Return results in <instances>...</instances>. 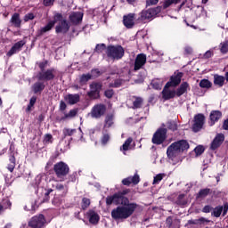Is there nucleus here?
Instances as JSON below:
<instances>
[{"label":"nucleus","mask_w":228,"mask_h":228,"mask_svg":"<svg viewBox=\"0 0 228 228\" xmlns=\"http://www.w3.org/2000/svg\"><path fill=\"white\" fill-rule=\"evenodd\" d=\"M119 204L121 205L111 211V216L114 220H126L129 218L134 213V209L137 207L136 204L129 202L127 198L123 199Z\"/></svg>","instance_id":"1"},{"label":"nucleus","mask_w":228,"mask_h":228,"mask_svg":"<svg viewBox=\"0 0 228 228\" xmlns=\"http://www.w3.org/2000/svg\"><path fill=\"white\" fill-rule=\"evenodd\" d=\"M190 149V144L185 140H181L173 142L167 151V158L170 159L172 165H177L179 162V156Z\"/></svg>","instance_id":"2"},{"label":"nucleus","mask_w":228,"mask_h":228,"mask_svg":"<svg viewBox=\"0 0 228 228\" xmlns=\"http://www.w3.org/2000/svg\"><path fill=\"white\" fill-rule=\"evenodd\" d=\"M56 22H59L56 26V33H67V31L70 29V25L67 22V20H63V16L61 14L56 13L54 15V20L49 21L45 27L40 29V35L47 33V31H51V29L54 28V24H56Z\"/></svg>","instance_id":"3"},{"label":"nucleus","mask_w":228,"mask_h":228,"mask_svg":"<svg viewBox=\"0 0 228 228\" xmlns=\"http://www.w3.org/2000/svg\"><path fill=\"white\" fill-rule=\"evenodd\" d=\"M107 55L113 60H120L124 56V48L120 45L109 46Z\"/></svg>","instance_id":"4"},{"label":"nucleus","mask_w":228,"mask_h":228,"mask_svg":"<svg viewBox=\"0 0 228 228\" xmlns=\"http://www.w3.org/2000/svg\"><path fill=\"white\" fill-rule=\"evenodd\" d=\"M53 170L57 177H59L61 181H63V177L69 174V166H67V164L64 162H59L54 165Z\"/></svg>","instance_id":"5"},{"label":"nucleus","mask_w":228,"mask_h":228,"mask_svg":"<svg viewBox=\"0 0 228 228\" xmlns=\"http://www.w3.org/2000/svg\"><path fill=\"white\" fill-rule=\"evenodd\" d=\"M45 225L44 215L35 216L28 222V226L32 228H43Z\"/></svg>","instance_id":"6"},{"label":"nucleus","mask_w":228,"mask_h":228,"mask_svg":"<svg viewBox=\"0 0 228 228\" xmlns=\"http://www.w3.org/2000/svg\"><path fill=\"white\" fill-rule=\"evenodd\" d=\"M167 138V128H159L153 135L152 143L161 145L162 142H165Z\"/></svg>","instance_id":"7"},{"label":"nucleus","mask_w":228,"mask_h":228,"mask_svg":"<svg viewBox=\"0 0 228 228\" xmlns=\"http://www.w3.org/2000/svg\"><path fill=\"white\" fill-rule=\"evenodd\" d=\"M58 75V71L55 69H48L46 71H43L38 74L37 77L39 81H51V79H54Z\"/></svg>","instance_id":"8"},{"label":"nucleus","mask_w":228,"mask_h":228,"mask_svg":"<svg viewBox=\"0 0 228 228\" xmlns=\"http://www.w3.org/2000/svg\"><path fill=\"white\" fill-rule=\"evenodd\" d=\"M206 120V118L202 114H198L194 118V123L192 126V131L194 133H199L200 129L204 126V121Z\"/></svg>","instance_id":"9"},{"label":"nucleus","mask_w":228,"mask_h":228,"mask_svg":"<svg viewBox=\"0 0 228 228\" xmlns=\"http://www.w3.org/2000/svg\"><path fill=\"white\" fill-rule=\"evenodd\" d=\"M53 191V189H45L44 187L37 188V197H39V204L47 202L49 200V195Z\"/></svg>","instance_id":"10"},{"label":"nucleus","mask_w":228,"mask_h":228,"mask_svg":"<svg viewBox=\"0 0 228 228\" xmlns=\"http://www.w3.org/2000/svg\"><path fill=\"white\" fill-rule=\"evenodd\" d=\"M170 83H167L162 91V97L163 99H165V101L174 99V97L177 95L176 91L175 89L170 88Z\"/></svg>","instance_id":"11"},{"label":"nucleus","mask_w":228,"mask_h":228,"mask_svg":"<svg viewBox=\"0 0 228 228\" xmlns=\"http://www.w3.org/2000/svg\"><path fill=\"white\" fill-rule=\"evenodd\" d=\"M124 195H126V192H118L114 194L113 196H109L107 197L106 203L109 206L111 204H120L124 200V199H126Z\"/></svg>","instance_id":"12"},{"label":"nucleus","mask_w":228,"mask_h":228,"mask_svg":"<svg viewBox=\"0 0 228 228\" xmlns=\"http://www.w3.org/2000/svg\"><path fill=\"white\" fill-rule=\"evenodd\" d=\"M145 63H147V55L144 53L138 54L134 61V70H140Z\"/></svg>","instance_id":"13"},{"label":"nucleus","mask_w":228,"mask_h":228,"mask_svg":"<svg viewBox=\"0 0 228 228\" xmlns=\"http://www.w3.org/2000/svg\"><path fill=\"white\" fill-rule=\"evenodd\" d=\"M106 111V108L104 105H96L93 108L91 111V117L93 118H101L102 115H104V112Z\"/></svg>","instance_id":"14"},{"label":"nucleus","mask_w":228,"mask_h":228,"mask_svg":"<svg viewBox=\"0 0 228 228\" xmlns=\"http://www.w3.org/2000/svg\"><path fill=\"white\" fill-rule=\"evenodd\" d=\"M102 86L100 83L94 82L91 84V91L89 93L90 97L97 99L99 97V92L101 91Z\"/></svg>","instance_id":"15"},{"label":"nucleus","mask_w":228,"mask_h":228,"mask_svg":"<svg viewBox=\"0 0 228 228\" xmlns=\"http://www.w3.org/2000/svg\"><path fill=\"white\" fill-rule=\"evenodd\" d=\"M138 183H140V175H138V174L122 180V184H124V186H129V184H138Z\"/></svg>","instance_id":"16"},{"label":"nucleus","mask_w":228,"mask_h":228,"mask_svg":"<svg viewBox=\"0 0 228 228\" xmlns=\"http://www.w3.org/2000/svg\"><path fill=\"white\" fill-rule=\"evenodd\" d=\"M157 14L158 12L155 11V9H149L141 12V19L142 20H147L149 19L156 17Z\"/></svg>","instance_id":"17"},{"label":"nucleus","mask_w":228,"mask_h":228,"mask_svg":"<svg viewBox=\"0 0 228 228\" xmlns=\"http://www.w3.org/2000/svg\"><path fill=\"white\" fill-rule=\"evenodd\" d=\"M227 210H228V204H225L224 207L219 206L214 208L212 215L216 216V218H218L220 215H222V211H223V215L224 216V215L227 214Z\"/></svg>","instance_id":"18"},{"label":"nucleus","mask_w":228,"mask_h":228,"mask_svg":"<svg viewBox=\"0 0 228 228\" xmlns=\"http://www.w3.org/2000/svg\"><path fill=\"white\" fill-rule=\"evenodd\" d=\"M87 218L89 219L90 224H99V220L101 217H99V214L94 210H89L87 212Z\"/></svg>","instance_id":"19"},{"label":"nucleus","mask_w":228,"mask_h":228,"mask_svg":"<svg viewBox=\"0 0 228 228\" xmlns=\"http://www.w3.org/2000/svg\"><path fill=\"white\" fill-rule=\"evenodd\" d=\"M123 22H124V26H126V28H133L134 26V14L130 13L127 16H125Z\"/></svg>","instance_id":"20"},{"label":"nucleus","mask_w":228,"mask_h":228,"mask_svg":"<svg viewBox=\"0 0 228 228\" xmlns=\"http://www.w3.org/2000/svg\"><path fill=\"white\" fill-rule=\"evenodd\" d=\"M69 20L72 24H79L83 20V12H72Z\"/></svg>","instance_id":"21"},{"label":"nucleus","mask_w":228,"mask_h":228,"mask_svg":"<svg viewBox=\"0 0 228 228\" xmlns=\"http://www.w3.org/2000/svg\"><path fill=\"white\" fill-rule=\"evenodd\" d=\"M222 118V113L220 110H213L210 113L209 126H215V122H218Z\"/></svg>","instance_id":"22"},{"label":"nucleus","mask_w":228,"mask_h":228,"mask_svg":"<svg viewBox=\"0 0 228 228\" xmlns=\"http://www.w3.org/2000/svg\"><path fill=\"white\" fill-rule=\"evenodd\" d=\"M224 140V134H218L216 138L213 140L211 144V149L215 151V149H218L219 145H222L223 142Z\"/></svg>","instance_id":"23"},{"label":"nucleus","mask_w":228,"mask_h":228,"mask_svg":"<svg viewBox=\"0 0 228 228\" xmlns=\"http://www.w3.org/2000/svg\"><path fill=\"white\" fill-rule=\"evenodd\" d=\"M24 45V42L20 41L16 43L11 50L7 53V56H13V54H16V53H19L20 49H22V46Z\"/></svg>","instance_id":"24"},{"label":"nucleus","mask_w":228,"mask_h":228,"mask_svg":"<svg viewBox=\"0 0 228 228\" xmlns=\"http://www.w3.org/2000/svg\"><path fill=\"white\" fill-rule=\"evenodd\" d=\"M131 143H133V138L129 137L120 147V151L121 152H123V154H126L127 151H131L133 149V146H131Z\"/></svg>","instance_id":"25"},{"label":"nucleus","mask_w":228,"mask_h":228,"mask_svg":"<svg viewBox=\"0 0 228 228\" xmlns=\"http://www.w3.org/2000/svg\"><path fill=\"white\" fill-rule=\"evenodd\" d=\"M190 90V85L188 83L184 82L183 83L180 87L175 91L176 92V97H181V95H183V94H186Z\"/></svg>","instance_id":"26"},{"label":"nucleus","mask_w":228,"mask_h":228,"mask_svg":"<svg viewBox=\"0 0 228 228\" xmlns=\"http://www.w3.org/2000/svg\"><path fill=\"white\" fill-rule=\"evenodd\" d=\"M183 77V73H178L175 76L171 77L170 82V86H177V85H179V83H181V78Z\"/></svg>","instance_id":"27"},{"label":"nucleus","mask_w":228,"mask_h":228,"mask_svg":"<svg viewBox=\"0 0 228 228\" xmlns=\"http://www.w3.org/2000/svg\"><path fill=\"white\" fill-rule=\"evenodd\" d=\"M65 101L69 104H76L79 102V95L78 94H69L65 96Z\"/></svg>","instance_id":"28"},{"label":"nucleus","mask_w":228,"mask_h":228,"mask_svg":"<svg viewBox=\"0 0 228 228\" xmlns=\"http://www.w3.org/2000/svg\"><path fill=\"white\" fill-rule=\"evenodd\" d=\"M113 126V114H108L105 118L103 129H110Z\"/></svg>","instance_id":"29"},{"label":"nucleus","mask_w":228,"mask_h":228,"mask_svg":"<svg viewBox=\"0 0 228 228\" xmlns=\"http://www.w3.org/2000/svg\"><path fill=\"white\" fill-rule=\"evenodd\" d=\"M224 83H225V77L219 75L214 76V84L216 85V86H224Z\"/></svg>","instance_id":"30"},{"label":"nucleus","mask_w":228,"mask_h":228,"mask_svg":"<svg viewBox=\"0 0 228 228\" xmlns=\"http://www.w3.org/2000/svg\"><path fill=\"white\" fill-rule=\"evenodd\" d=\"M151 86L155 89V90H161V88L163 87V80L161 79H154L151 81Z\"/></svg>","instance_id":"31"},{"label":"nucleus","mask_w":228,"mask_h":228,"mask_svg":"<svg viewBox=\"0 0 228 228\" xmlns=\"http://www.w3.org/2000/svg\"><path fill=\"white\" fill-rule=\"evenodd\" d=\"M12 24L15 26L16 28H19L20 26V18L19 16V13H14L11 19Z\"/></svg>","instance_id":"32"},{"label":"nucleus","mask_w":228,"mask_h":228,"mask_svg":"<svg viewBox=\"0 0 228 228\" xmlns=\"http://www.w3.org/2000/svg\"><path fill=\"white\" fill-rule=\"evenodd\" d=\"M45 88V86L42 82H37L33 86V90L35 94H38V92H42Z\"/></svg>","instance_id":"33"},{"label":"nucleus","mask_w":228,"mask_h":228,"mask_svg":"<svg viewBox=\"0 0 228 228\" xmlns=\"http://www.w3.org/2000/svg\"><path fill=\"white\" fill-rule=\"evenodd\" d=\"M219 49H220V52L222 53V54H227V53H228V41H223L219 45Z\"/></svg>","instance_id":"34"},{"label":"nucleus","mask_w":228,"mask_h":228,"mask_svg":"<svg viewBox=\"0 0 228 228\" xmlns=\"http://www.w3.org/2000/svg\"><path fill=\"white\" fill-rule=\"evenodd\" d=\"M178 3H181V0H166L163 4V8H169L172 4H178Z\"/></svg>","instance_id":"35"},{"label":"nucleus","mask_w":228,"mask_h":228,"mask_svg":"<svg viewBox=\"0 0 228 228\" xmlns=\"http://www.w3.org/2000/svg\"><path fill=\"white\" fill-rule=\"evenodd\" d=\"M200 86L201 88H211V83L209 80L208 79H202L200 82Z\"/></svg>","instance_id":"36"},{"label":"nucleus","mask_w":228,"mask_h":228,"mask_svg":"<svg viewBox=\"0 0 228 228\" xmlns=\"http://www.w3.org/2000/svg\"><path fill=\"white\" fill-rule=\"evenodd\" d=\"M10 164L8 165L7 168L9 171L13 172L14 168H15V157H11L10 159Z\"/></svg>","instance_id":"37"},{"label":"nucleus","mask_w":228,"mask_h":228,"mask_svg":"<svg viewBox=\"0 0 228 228\" xmlns=\"http://www.w3.org/2000/svg\"><path fill=\"white\" fill-rule=\"evenodd\" d=\"M77 115V109L71 110L69 113L65 114L64 118H74Z\"/></svg>","instance_id":"38"},{"label":"nucleus","mask_w":228,"mask_h":228,"mask_svg":"<svg viewBox=\"0 0 228 228\" xmlns=\"http://www.w3.org/2000/svg\"><path fill=\"white\" fill-rule=\"evenodd\" d=\"M163 177H165V174H159L156 176H154L153 184H159V183L163 181Z\"/></svg>","instance_id":"39"},{"label":"nucleus","mask_w":228,"mask_h":228,"mask_svg":"<svg viewBox=\"0 0 228 228\" xmlns=\"http://www.w3.org/2000/svg\"><path fill=\"white\" fill-rule=\"evenodd\" d=\"M110 142V134H103L101 139L102 145H106Z\"/></svg>","instance_id":"40"},{"label":"nucleus","mask_w":228,"mask_h":228,"mask_svg":"<svg viewBox=\"0 0 228 228\" xmlns=\"http://www.w3.org/2000/svg\"><path fill=\"white\" fill-rule=\"evenodd\" d=\"M53 142V135L50 134H46L44 138V143L45 145H49Z\"/></svg>","instance_id":"41"},{"label":"nucleus","mask_w":228,"mask_h":228,"mask_svg":"<svg viewBox=\"0 0 228 228\" xmlns=\"http://www.w3.org/2000/svg\"><path fill=\"white\" fill-rule=\"evenodd\" d=\"M142 103L143 100L142 98H135L134 101V108H142Z\"/></svg>","instance_id":"42"},{"label":"nucleus","mask_w":228,"mask_h":228,"mask_svg":"<svg viewBox=\"0 0 228 228\" xmlns=\"http://www.w3.org/2000/svg\"><path fill=\"white\" fill-rule=\"evenodd\" d=\"M167 127L171 129V131H175V129H177V125L174 121H169L167 123Z\"/></svg>","instance_id":"43"},{"label":"nucleus","mask_w":228,"mask_h":228,"mask_svg":"<svg viewBox=\"0 0 228 228\" xmlns=\"http://www.w3.org/2000/svg\"><path fill=\"white\" fill-rule=\"evenodd\" d=\"M194 152L196 157L200 156L204 152V147L203 146H198L194 149Z\"/></svg>","instance_id":"44"},{"label":"nucleus","mask_w":228,"mask_h":228,"mask_svg":"<svg viewBox=\"0 0 228 228\" xmlns=\"http://www.w3.org/2000/svg\"><path fill=\"white\" fill-rule=\"evenodd\" d=\"M35 102H37V97H32L29 101V103L27 108V111H29L33 106H35Z\"/></svg>","instance_id":"45"},{"label":"nucleus","mask_w":228,"mask_h":228,"mask_svg":"<svg viewBox=\"0 0 228 228\" xmlns=\"http://www.w3.org/2000/svg\"><path fill=\"white\" fill-rule=\"evenodd\" d=\"M92 79V75L86 74V75H82L80 77V82L81 83H86V81Z\"/></svg>","instance_id":"46"},{"label":"nucleus","mask_w":228,"mask_h":228,"mask_svg":"<svg viewBox=\"0 0 228 228\" xmlns=\"http://www.w3.org/2000/svg\"><path fill=\"white\" fill-rule=\"evenodd\" d=\"M90 206V200L88 198H84L82 200V208L83 209H86Z\"/></svg>","instance_id":"47"},{"label":"nucleus","mask_w":228,"mask_h":228,"mask_svg":"<svg viewBox=\"0 0 228 228\" xmlns=\"http://www.w3.org/2000/svg\"><path fill=\"white\" fill-rule=\"evenodd\" d=\"M76 133L75 129H69V128H65L63 130V134L64 136H72V134Z\"/></svg>","instance_id":"48"},{"label":"nucleus","mask_w":228,"mask_h":228,"mask_svg":"<svg viewBox=\"0 0 228 228\" xmlns=\"http://www.w3.org/2000/svg\"><path fill=\"white\" fill-rule=\"evenodd\" d=\"M105 50H106V45L102 44V45H96V48H95L96 53H102V51H105Z\"/></svg>","instance_id":"49"},{"label":"nucleus","mask_w":228,"mask_h":228,"mask_svg":"<svg viewBox=\"0 0 228 228\" xmlns=\"http://www.w3.org/2000/svg\"><path fill=\"white\" fill-rule=\"evenodd\" d=\"M4 204L6 205H0V211H3V209H6L8 208H10L12 206V203L10 202V200H6L5 201H4Z\"/></svg>","instance_id":"50"},{"label":"nucleus","mask_w":228,"mask_h":228,"mask_svg":"<svg viewBox=\"0 0 228 228\" xmlns=\"http://www.w3.org/2000/svg\"><path fill=\"white\" fill-rule=\"evenodd\" d=\"M55 189H57L58 191H62V193H67V189H65L61 183H57Z\"/></svg>","instance_id":"51"},{"label":"nucleus","mask_w":228,"mask_h":228,"mask_svg":"<svg viewBox=\"0 0 228 228\" xmlns=\"http://www.w3.org/2000/svg\"><path fill=\"white\" fill-rule=\"evenodd\" d=\"M33 19H35L34 13H28V14L25 15V17H24L25 22H28V20H33Z\"/></svg>","instance_id":"52"},{"label":"nucleus","mask_w":228,"mask_h":228,"mask_svg":"<svg viewBox=\"0 0 228 228\" xmlns=\"http://www.w3.org/2000/svg\"><path fill=\"white\" fill-rule=\"evenodd\" d=\"M48 184L50 186H52L53 188H56L57 184H58V182L56 181V179L54 178H52L50 179V181L48 182Z\"/></svg>","instance_id":"53"},{"label":"nucleus","mask_w":228,"mask_h":228,"mask_svg":"<svg viewBox=\"0 0 228 228\" xmlns=\"http://www.w3.org/2000/svg\"><path fill=\"white\" fill-rule=\"evenodd\" d=\"M209 193V189H203L200 191V197H206Z\"/></svg>","instance_id":"54"},{"label":"nucleus","mask_w":228,"mask_h":228,"mask_svg":"<svg viewBox=\"0 0 228 228\" xmlns=\"http://www.w3.org/2000/svg\"><path fill=\"white\" fill-rule=\"evenodd\" d=\"M159 0H146V4L148 6H152L154 4H158Z\"/></svg>","instance_id":"55"},{"label":"nucleus","mask_w":228,"mask_h":228,"mask_svg":"<svg viewBox=\"0 0 228 228\" xmlns=\"http://www.w3.org/2000/svg\"><path fill=\"white\" fill-rule=\"evenodd\" d=\"M105 96L108 97V99H111L113 97V90H107L105 91Z\"/></svg>","instance_id":"56"},{"label":"nucleus","mask_w":228,"mask_h":228,"mask_svg":"<svg viewBox=\"0 0 228 228\" xmlns=\"http://www.w3.org/2000/svg\"><path fill=\"white\" fill-rule=\"evenodd\" d=\"M54 0H44L45 6H53Z\"/></svg>","instance_id":"57"},{"label":"nucleus","mask_w":228,"mask_h":228,"mask_svg":"<svg viewBox=\"0 0 228 228\" xmlns=\"http://www.w3.org/2000/svg\"><path fill=\"white\" fill-rule=\"evenodd\" d=\"M120 85H122V81L116 80L114 84H110V86H113L114 88H118V86H120Z\"/></svg>","instance_id":"58"},{"label":"nucleus","mask_w":228,"mask_h":228,"mask_svg":"<svg viewBox=\"0 0 228 228\" xmlns=\"http://www.w3.org/2000/svg\"><path fill=\"white\" fill-rule=\"evenodd\" d=\"M211 209H212L211 206L207 205V206H205V207L203 208L202 212H203V213H210V212H211Z\"/></svg>","instance_id":"59"},{"label":"nucleus","mask_w":228,"mask_h":228,"mask_svg":"<svg viewBox=\"0 0 228 228\" xmlns=\"http://www.w3.org/2000/svg\"><path fill=\"white\" fill-rule=\"evenodd\" d=\"M66 109H67V104L64 103V102H61V103H60V110L61 111H64V110H66Z\"/></svg>","instance_id":"60"},{"label":"nucleus","mask_w":228,"mask_h":228,"mask_svg":"<svg viewBox=\"0 0 228 228\" xmlns=\"http://www.w3.org/2000/svg\"><path fill=\"white\" fill-rule=\"evenodd\" d=\"M213 56V53L211 51H207L204 54V58H211Z\"/></svg>","instance_id":"61"},{"label":"nucleus","mask_w":228,"mask_h":228,"mask_svg":"<svg viewBox=\"0 0 228 228\" xmlns=\"http://www.w3.org/2000/svg\"><path fill=\"white\" fill-rule=\"evenodd\" d=\"M185 52L187 53V54H191V53L193 52V49L190 46H186Z\"/></svg>","instance_id":"62"},{"label":"nucleus","mask_w":228,"mask_h":228,"mask_svg":"<svg viewBox=\"0 0 228 228\" xmlns=\"http://www.w3.org/2000/svg\"><path fill=\"white\" fill-rule=\"evenodd\" d=\"M223 127H224V129L228 131V118L226 120H224Z\"/></svg>","instance_id":"63"},{"label":"nucleus","mask_w":228,"mask_h":228,"mask_svg":"<svg viewBox=\"0 0 228 228\" xmlns=\"http://www.w3.org/2000/svg\"><path fill=\"white\" fill-rule=\"evenodd\" d=\"M95 74H99V70L94 69L92 71V76H96Z\"/></svg>","instance_id":"64"}]
</instances>
